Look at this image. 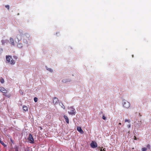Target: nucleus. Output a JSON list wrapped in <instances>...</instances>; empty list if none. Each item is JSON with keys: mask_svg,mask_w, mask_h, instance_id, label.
<instances>
[{"mask_svg": "<svg viewBox=\"0 0 151 151\" xmlns=\"http://www.w3.org/2000/svg\"><path fill=\"white\" fill-rule=\"evenodd\" d=\"M6 58L8 63L12 65L15 64V62L13 60L11 56L9 55L7 56Z\"/></svg>", "mask_w": 151, "mask_h": 151, "instance_id": "f257e3e1", "label": "nucleus"}, {"mask_svg": "<svg viewBox=\"0 0 151 151\" xmlns=\"http://www.w3.org/2000/svg\"><path fill=\"white\" fill-rule=\"evenodd\" d=\"M122 104L123 106L126 108H129L130 106L129 102L125 100H123Z\"/></svg>", "mask_w": 151, "mask_h": 151, "instance_id": "f03ea898", "label": "nucleus"}, {"mask_svg": "<svg viewBox=\"0 0 151 151\" xmlns=\"http://www.w3.org/2000/svg\"><path fill=\"white\" fill-rule=\"evenodd\" d=\"M68 113L71 115H75L76 114L75 109L72 107H70L68 108Z\"/></svg>", "mask_w": 151, "mask_h": 151, "instance_id": "7ed1b4c3", "label": "nucleus"}, {"mask_svg": "<svg viewBox=\"0 0 151 151\" xmlns=\"http://www.w3.org/2000/svg\"><path fill=\"white\" fill-rule=\"evenodd\" d=\"M91 146L93 148H95L97 146V145L96 142L95 141H92L91 144Z\"/></svg>", "mask_w": 151, "mask_h": 151, "instance_id": "20e7f679", "label": "nucleus"}, {"mask_svg": "<svg viewBox=\"0 0 151 151\" xmlns=\"http://www.w3.org/2000/svg\"><path fill=\"white\" fill-rule=\"evenodd\" d=\"M29 140L30 141V142L31 143H33L34 142V139L32 136V135L31 134L29 135V137H28Z\"/></svg>", "mask_w": 151, "mask_h": 151, "instance_id": "39448f33", "label": "nucleus"}, {"mask_svg": "<svg viewBox=\"0 0 151 151\" xmlns=\"http://www.w3.org/2000/svg\"><path fill=\"white\" fill-rule=\"evenodd\" d=\"M0 91L4 93H6L7 92V90L5 89L4 88L1 87H0Z\"/></svg>", "mask_w": 151, "mask_h": 151, "instance_id": "423d86ee", "label": "nucleus"}, {"mask_svg": "<svg viewBox=\"0 0 151 151\" xmlns=\"http://www.w3.org/2000/svg\"><path fill=\"white\" fill-rule=\"evenodd\" d=\"M22 38V35L21 34H18L16 36V38L17 39L18 42L21 40Z\"/></svg>", "mask_w": 151, "mask_h": 151, "instance_id": "0eeeda50", "label": "nucleus"}, {"mask_svg": "<svg viewBox=\"0 0 151 151\" xmlns=\"http://www.w3.org/2000/svg\"><path fill=\"white\" fill-rule=\"evenodd\" d=\"M9 41L11 44L12 46H14L15 45V43L14 39L12 37H10L9 39Z\"/></svg>", "mask_w": 151, "mask_h": 151, "instance_id": "6e6552de", "label": "nucleus"}, {"mask_svg": "<svg viewBox=\"0 0 151 151\" xmlns=\"http://www.w3.org/2000/svg\"><path fill=\"white\" fill-rule=\"evenodd\" d=\"M77 130L81 134H83V131L82 130L81 127H77Z\"/></svg>", "mask_w": 151, "mask_h": 151, "instance_id": "1a4fd4ad", "label": "nucleus"}, {"mask_svg": "<svg viewBox=\"0 0 151 151\" xmlns=\"http://www.w3.org/2000/svg\"><path fill=\"white\" fill-rule=\"evenodd\" d=\"M58 100L57 98L55 97L53 98L52 103L53 104H55L58 103Z\"/></svg>", "mask_w": 151, "mask_h": 151, "instance_id": "9d476101", "label": "nucleus"}, {"mask_svg": "<svg viewBox=\"0 0 151 151\" xmlns=\"http://www.w3.org/2000/svg\"><path fill=\"white\" fill-rule=\"evenodd\" d=\"M30 40L29 39H28V40L26 39H24V42L26 44L27 46H28L29 44L30 43Z\"/></svg>", "mask_w": 151, "mask_h": 151, "instance_id": "9b49d317", "label": "nucleus"}, {"mask_svg": "<svg viewBox=\"0 0 151 151\" xmlns=\"http://www.w3.org/2000/svg\"><path fill=\"white\" fill-rule=\"evenodd\" d=\"M1 42L3 45H5L6 44H7L8 42V40H2L1 41Z\"/></svg>", "mask_w": 151, "mask_h": 151, "instance_id": "f8f14e48", "label": "nucleus"}, {"mask_svg": "<svg viewBox=\"0 0 151 151\" xmlns=\"http://www.w3.org/2000/svg\"><path fill=\"white\" fill-rule=\"evenodd\" d=\"M64 117L65 119V120L67 122V123L69 124V119L67 116H64Z\"/></svg>", "mask_w": 151, "mask_h": 151, "instance_id": "ddd939ff", "label": "nucleus"}, {"mask_svg": "<svg viewBox=\"0 0 151 151\" xmlns=\"http://www.w3.org/2000/svg\"><path fill=\"white\" fill-rule=\"evenodd\" d=\"M46 68L47 70L48 71L50 72H52L53 71V70L52 69H51V68H48L47 66H46Z\"/></svg>", "mask_w": 151, "mask_h": 151, "instance_id": "4468645a", "label": "nucleus"}, {"mask_svg": "<svg viewBox=\"0 0 151 151\" xmlns=\"http://www.w3.org/2000/svg\"><path fill=\"white\" fill-rule=\"evenodd\" d=\"M17 46L19 48H22L23 47L22 44L21 43H19L17 45Z\"/></svg>", "mask_w": 151, "mask_h": 151, "instance_id": "2eb2a0df", "label": "nucleus"}, {"mask_svg": "<svg viewBox=\"0 0 151 151\" xmlns=\"http://www.w3.org/2000/svg\"><path fill=\"white\" fill-rule=\"evenodd\" d=\"M24 110L25 111H28V107L27 106H24L23 107Z\"/></svg>", "mask_w": 151, "mask_h": 151, "instance_id": "dca6fc26", "label": "nucleus"}, {"mask_svg": "<svg viewBox=\"0 0 151 151\" xmlns=\"http://www.w3.org/2000/svg\"><path fill=\"white\" fill-rule=\"evenodd\" d=\"M59 105L60 106H61V107L63 108V109H65V107L63 105V104L62 103H60L59 104Z\"/></svg>", "mask_w": 151, "mask_h": 151, "instance_id": "f3484780", "label": "nucleus"}, {"mask_svg": "<svg viewBox=\"0 0 151 151\" xmlns=\"http://www.w3.org/2000/svg\"><path fill=\"white\" fill-rule=\"evenodd\" d=\"M0 143L4 147H6V145L4 144V143L3 141H0Z\"/></svg>", "mask_w": 151, "mask_h": 151, "instance_id": "a211bd4d", "label": "nucleus"}, {"mask_svg": "<svg viewBox=\"0 0 151 151\" xmlns=\"http://www.w3.org/2000/svg\"><path fill=\"white\" fill-rule=\"evenodd\" d=\"M0 82L2 83H3L4 82V80L3 78H1L0 80Z\"/></svg>", "mask_w": 151, "mask_h": 151, "instance_id": "6ab92c4d", "label": "nucleus"}, {"mask_svg": "<svg viewBox=\"0 0 151 151\" xmlns=\"http://www.w3.org/2000/svg\"><path fill=\"white\" fill-rule=\"evenodd\" d=\"M137 125V126L138 127H140V125L139 124V121H138L137 122H136Z\"/></svg>", "mask_w": 151, "mask_h": 151, "instance_id": "aec40b11", "label": "nucleus"}, {"mask_svg": "<svg viewBox=\"0 0 151 151\" xmlns=\"http://www.w3.org/2000/svg\"><path fill=\"white\" fill-rule=\"evenodd\" d=\"M124 121L125 122H128L129 123H130V120L129 119H126Z\"/></svg>", "mask_w": 151, "mask_h": 151, "instance_id": "412c9836", "label": "nucleus"}, {"mask_svg": "<svg viewBox=\"0 0 151 151\" xmlns=\"http://www.w3.org/2000/svg\"><path fill=\"white\" fill-rule=\"evenodd\" d=\"M147 148L146 147L142 148V151H146L147 150Z\"/></svg>", "mask_w": 151, "mask_h": 151, "instance_id": "4be33fe9", "label": "nucleus"}, {"mask_svg": "<svg viewBox=\"0 0 151 151\" xmlns=\"http://www.w3.org/2000/svg\"><path fill=\"white\" fill-rule=\"evenodd\" d=\"M38 100V99L37 97H35L34 98V101L35 102H36Z\"/></svg>", "mask_w": 151, "mask_h": 151, "instance_id": "5701e85b", "label": "nucleus"}, {"mask_svg": "<svg viewBox=\"0 0 151 151\" xmlns=\"http://www.w3.org/2000/svg\"><path fill=\"white\" fill-rule=\"evenodd\" d=\"M6 8H7L8 9H9V5H6L5 6Z\"/></svg>", "mask_w": 151, "mask_h": 151, "instance_id": "b1692460", "label": "nucleus"}, {"mask_svg": "<svg viewBox=\"0 0 151 151\" xmlns=\"http://www.w3.org/2000/svg\"><path fill=\"white\" fill-rule=\"evenodd\" d=\"M127 128H129L131 127V124H129L127 125Z\"/></svg>", "mask_w": 151, "mask_h": 151, "instance_id": "393cba45", "label": "nucleus"}, {"mask_svg": "<svg viewBox=\"0 0 151 151\" xmlns=\"http://www.w3.org/2000/svg\"><path fill=\"white\" fill-rule=\"evenodd\" d=\"M102 119L105 120H106V117L104 115H103V116Z\"/></svg>", "mask_w": 151, "mask_h": 151, "instance_id": "a878e982", "label": "nucleus"}, {"mask_svg": "<svg viewBox=\"0 0 151 151\" xmlns=\"http://www.w3.org/2000/svg\"><path fill=\"white\" fill-rule=\"evenodd\" d=\"M147 148L150 149V145L149 144H148L147 146Z\"/></svg>", "mask_w": 151, "mask_h": 151, "instance_id": "bb28decb", "label": "nucleus"}, {"mask_svg": "<svg viewBox=\"0 0 151 151\" xmlns=\"http://www.w3.org/2000/svg\"><path fill=\"white\" fill-rule=\"evenodd\" d=\"M102 147L100 151H106L105 149H104L102 150Z\"/></svg>", "mask_w": 151, "mask_h": 151, "instance_id": "cd10ccee", "label": "nucleus"}, {"mask_svg": "<svg viewBox=\"0 0 151 151\" xmlns=\"http://www.w3.org/2000/svg\"><path fill=\"white\" fill-rule=\"evenodd\" d=\"M10 95H7V96H6L8 97H9L10 96Z\"/></svg>", "mask_w": 151, "mask_h": 151, "instance_id": "c85d7f7f", "label": "nucleus"}, {"mask_svg": "<svg viewBox=\"0 0 151 151\" xmlns=\"http://www.w3.org/2000/svg\"><path fill=\"white\" fill-rule=\"evenodd\" d=\"M121 123H119V124H118V125H121Z\"/></svg>", "mask_w": 151, "mask_h": 151, "instance_id": "c756f323", "label": "nucleus"}, {"mask_svg": "<svg viewBox=\"0 0 151 151\" xmlns=\"http://www.w3.org/2000/svg\"><path fill=\"white\" fill-rule=\"evenodd\" d=\"M134 137H135L134 139H135V140L136 139V137H135V136H134Z\"/></svg>", "mask_w": 151, "mask_h": 151, "instance_id": "7c9ffc66", "label": "nucleus"}, {"mask_svg": "<svg viewBox=\"0 0 151 151\" xmlns=\"http://www.w3.org/2000/svg\"><path fill=\"white\" fill-rule=\"evenodd\" d=\"M64 81V80H62V81H63V82H65V81Z\"/></svg>", "mask_w": 151, "mask_h": 151, "instance_id": "2f4dec72", "label": "nucleus"}, {"mask_svg": "<svg viewBox=\"0 0 151 151\" xmlns=\"http://www.w3.org/2000/svg\"><path fill=\"white\" fill-rule=\"evenodd\" d=\"M16 151H18V150L17 149L16 150Z\"/></svg>", "mask_w": 151, "mask_h": 151, "instance_id": "473e14b6", "label": "nucleus"}, {"mask_svg": "<svg viewBox=\"0 0 151 151\" xmlns=\"http://www.w3.org/2000/svg\"><path fill=\"white\" fill-rule=\"evenodd\" d=\"M129 131L128 133H129Z\"/></svg>", "mask_w": 151, "mask_h": 151, "instance_id": "72a5a7b5", "label": "nucleus"}, {"mask_svg": "<svg viewBox=\"0 0 151 151\" xmlns=\"http://www.w3.org/2000/svg\"><path fill=\"white\" fill-rule=\"evenodd\" d=\"M133 149H134V148H132Z\"/></svg>", "mask_w": 151, "mask_h": 151, "instance_id": "f704fd0d", "label": "nucleus"}]
</instances>
